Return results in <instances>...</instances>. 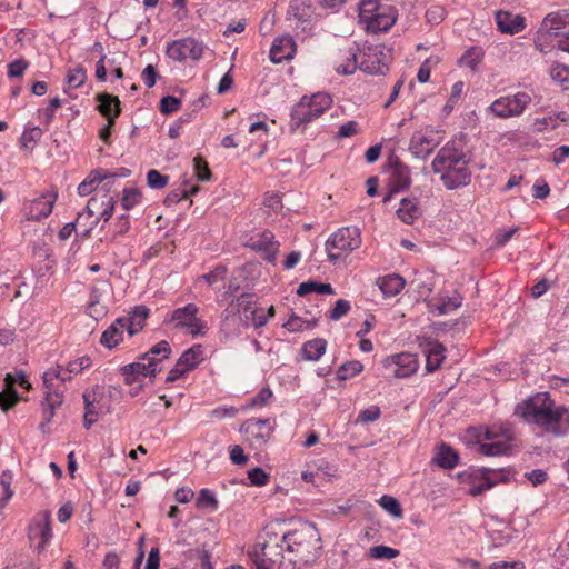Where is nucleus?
<instances>
[{
  "instance_id": "1",
  "label": "nucleus",
  "mask_w": 569,
  "mask_h": 569,
  "mask_svg": "<svg viewBox=\"0 0 569 569\" xmlns=\"http://www.w3.org/2000/svg\"><path fill=\"white\" fill-rule=\"evenodd\" d=\"M320 549L321 539L315 525L299 522L289 531L277 530L276 526L266 527L248 556L256 569H272L284 553L293 565H307L317 558Z\"/></svg>"
},
{
  "instance_id": "2",
  "label": "nucleus",
  "mask_w": 569,
  "mask_h": 569,
  "mask_svg": "<svg viewBox=\"0 0 569 569\" xmlns=\"http://www.w3.org/2000/svg\"><path fill=\"white\" fill-rule=\"evenodd\" d=\"M515 413L555 437L569 433V409L557 405L549 392H537L518 403Z\"/></svg>"
},
{
  "instance_id": "3",
  "label": "nucleus",
  "mask_w": 569,
  "mask_h": 569,
  "mask_svg": "<svg viewBox=\"0 0 569 569\" xmlns=\"http://www.w3.org/2000/svg\"><path fill=\"white\" fill-rule=\"evenodd\" d=\"M469 160L460 140L448 141L436 154L431 162L432 171L440 176L443 186L455 190L469 184L471 171Z\"/></svg>"
},
{
  "instance_id": "4",
  "label": "nucleus",
  "mask_w": 569,
  "mask_h": 569,
  "mask_svg": "<svg viewBox=\"0 0 569 569\" xmlns=\"http://www.w3.org/2000/svg\"><path fill=\"white\" fill-rule=\"evenodd\" d=\"M358 21L367 32H385L396 23L397 10L378 0H362L358 4Z\"/></svg>"
},
{
  "instance_id": "5",
  "label": "nucleus",
  "mask_w": 569,
  "mask_h": 569,
  "mask_svg": "<svg viewBox=\"0 0 569 569\" xmlns=\"http://www.w3.org/2000/svg\"><path fill=\"white\" fill-rule=\"evenodd\" d=\"M479 451L487 457L507 455L513 440L512 430L507 423H493L477 430Z\"/></svg>"
},
{
  "instance_id": "6",
  "label": "nucleus",
  "mask_w": 569,
  "mask_h": 569,
  "mask_svg": "<svg viewBox=\"0 0 569 569\" xmlns=\"http://www.w3.org/2000/svg\"><path fill=\"white\" fill-rule=\"evenodd\" d=\"M119 393L120 391L117 388L110 386H94L90 391L83 392V426L86 429H90L100 416L111 412L112 399Z\"/></svg>"
},
{
  "instance_id": "7",
  "label": "nucleus",
  "mask_w": 569,
  "mask_h": 569,
  "mask_svg": "<svg viewBox=\"0 0 569 569\" xmlns=\"http://www.w3.org/2000/svg\"><path fill=\"white\" fill-rule=\"evenodd\" d=\"M171 353V347L168 341L162 340L156 343L148 352H146L141 359L137 362L130 363L123 367V373L129 372L138 377H153L160 371V362L163 359L169 358Z\"/></svg>"
},
{
  "instance_id": "8",
  "label": "nucleus",
  "mask_w": 569,
  "mask_h": 569,
  "mask_svg": "<svg viewBox=\"0 0 569 569\" xmlns=\"http://www.w3.org/2000/svg\"><path fill=\"white\" fill-rule=\"evenodd\" d=\"M240 313H243L246 322L250 323L254 328H261L268 321V316H266L264 310L258 308L252 299V296L248 293H243L236 300L231 301V303L224 310L223 321L227 322L229 320H240Z\"/></svg>"
},
{
  "instance_id": "9",
  "label": "nucleus",
  "mask_w": 569,
  "mask_h": 569,
  "mask_svg": "<svg viewBox=\"0 0 569 569\" xmlns=\"http://www.w3.org/2000/svg\"><path fill=\"white\" fill-rule=\"evenodd\" d=\"M331 103V97L325 92H317L310 98L303 97L291 111V123L295 127L308 123L319 118Z\"/></svg>"
},
{
  "instance_id": "10",
  "label": "nucleus",
  "mask_w": 569,
  "mask_h": 569,
  "mask_svg": "<svg viewBox=\"0 0 569 569\" xmlns=\"http://www.w3.org/2000/svg\"><path fill=\"white\" fill-rule=\"evenodd\" d=\"M199 307L196 303H188L171 312L169 323L173 328L182 330L192 337H202L208 331L207 322L199 315Z\"/></svg>"
},
{
  "instance_id": "11",
  "label": "nucleus",
  "mask_w": 569,
  "mask_h": 569,
  "mask_svg": "<svg viewBox=\"0 0 569 569\" xmlns=\"http://www.w3.org/2000/svg\"><path fill=\"white\" fill-rule=\"evenodd\" d=\"M206 49L203 42L192 37H186L170 41L166 47V56L176 62L199 61Z\"/></svg>"
},
{
  "instance_id": "12",
  "label": "nucleus",
  "mask_w": 569,
  "mask_h": 569,
  "mask_svg": "<svg viewBox=\"0 0 569 569\" xmlns=\"http://www.w3.org/2000/svg\"><path fill=\"white\" fill-rule=\"evenodd\" d=\"M531 96L523 91H518L512 96H503L495 100L488 108L497 118L519 117L531 102Z\"/></svg>"
},
{
  "instance_id": "13",
  "label": "nucleus",
  "mask_w": 569,
  "mask_h": 569,
  "mask_svg": "<svg viewBox=\"0 0 569 569\" xmlns=\"http://www.w3.org/2000/svg\"><path fill=\"white\" fill-rule=\"evenodd\" d=\"M443 136L432 128L416 130L409 142L410 153L420 159H426L441 143Z\"/></svg>"
},
{
  "instance_id": "14",
  "label": "nucleus",
  "mask_w": 569,
  "mask_h": 569,
  "mask_svg": "<svg viewBox=\"0 0 569 569\" xmlns=\"http://www.w3.org/2000/svg\"><path fill=\"white\" fill-rule=\"evenodd\" d=\"M287 20L297 32L310 34L313 26V10L311 0H291Z\"/></svg>"
},
{
  "instance_id": "15",
  "label": "nucleus",
  "mask_w": 569,
  "mask_h": 569,
  "mask_svg": "<svg viewBox=\"0 0 569 569\" xmlns=\"http://www.w3.org/2000/svg\"><path fill=\"white\" fill-rule=\"evenodd\" d=\"M29 539L38 552H42L52 539L51 513L48 510L34 515L29 525Z\"/></svg>"
},
{
  "instance_id": "16",
  "label": "nucleus",
  "mask_w": 569,
  "mask_h": 569,
  "mask_svg": "<svg viewBox=\"0 0 569 569\" xmlns=\"http://www.w3.org/2000/svg\"><path fill=\"white\" fill-rule=\"evenodd\" d=\"M383 367L393 378H408L417 372L419 361L416 355L410 352H400L388 356L383 360Z\"/></svg>"
},
{
  "instance_id": "17",
  "label": "nucleus",
  "mask_w": 569,
  "mask_h": 569,
  "mask_svg": "<svg viewBox=\"0 0 569 569\" xmlns=\"http://www.w3.org/2000/svg\"><path fill=\"white\" fill-rule=\"evenodd\" d=\"M389 54L382 44L369 46L363 52L360 69L368 74H386L389 70Z\"/></svg>"
},
{
  "instance_id": "18",
  "label": "nucleus",
  "mask_w": 569,
  "mask_h": 569,
  "mask_svg": "<svg viewBox=\"0 0 569 569\" xmlns=\"http://www.w3.org/2000/svg\"><path fill=\"white\" fill-rule=\"evenodd\" d=\"M461 483L468 486L471 496H478L491 489L496 480L491 478L489 469H469L458 475Z\"/></svg>"
},
{
  "instance_id": "19",
  "label": "nucleus",
  "mask_w": 569,
  "mask_h": 569,
  "mask_svg": "<svg viewBox=\"0 0 569 569\" xmlns=\"http://www.w3.org/2000/svg\"><path fill=\"white\" fill-rule=\"evenodd\" d=\"M535 47L545 54L556 49L569 53V31L565 32L563 37H559L540 27L535 37Z\"/></svg>"
},
{
  "instance_id": "20",
  "label": "nucleus",
  "mask_w": 569,
  "mask_h": 569,
  "mask_svg": "<svg viewBox=\"0 0 569 569\" xmlns=\"http://www.w3.org/2000/svg\"><path fill=\"white\" fill-rule=\"evenodd\" d=\"M248 246L270 263H276L280 243L274 240L271 231L264 230L252 237Z\"/></svg>"
},
{
  "instance_id": "21",
  "label": "nucleus",
  "mask_w": 569,
  "mask_h": 569,
  "mask_svg": "<svg viewBox=\"0 0 569 569\" xmlns=\"http://www.w3.org/2000/svg\"><path fill=\"white\" fill-rule=\"evenodd\" d=\"M352 240V232L349 227L339 229L327 240L326 249L328 258L331 261H337L343 257L345 253L350 252Z\"/></svg>"
},
{
  "instance_id": "22",
  "label": "nucleus",
  "mask_w": 569,
  "mask_h": 569,
  "mask_svg": "<svg viewBox=\"0 0 569 569\" xmlns=\"http://www.w3.org/2000/svg\"><path fill=\"white\" fill-rule=\"evenodd\" d=\"M56 199V194L46 193L30 201L24 208L28 220L40 221L47 218L52 212Z\"/></svg>"
},
{
  "instance_id": "23",
  "label": "nucleus",
  "mask_w": 569,
  "mask_h": 569,
  "mask_svg": "<svg viewBox=\"0 0 569 569\" xmlns=\"http://www.w3.org/2000/svg\"><path fill=\"white\" fill-rule=\"evenodd\" d=\"M110 196L104 193L103 196L91 197L87 203V207L82 212L78 214L77 223H81L83 218H88L89 221L86 223V233L90 232L93 227L100 221V213L104 204L108 202Z\"/></svg>"
},
{
  "instance_id": "24",
  "label": "nucleus",
  "mask_w": 569,
  "mask_h": 569,
  "mask_svg": "<svg viewBox=\"0 0 569 569\" xmlns=\"http://www.w3.org/2000/svg\"><path fill=\"white\" fill-rule=\"evenodd\" d=\"M420 347L426 356V370L433 372L438 370L446 359V348L438 340L425 339Z\"/></svg>"
},
{
  "instance_id": "25",
  "label": "nucleus",
  "mask_w": 569,
  "mask_h": 569,
  "mask_svg": "<svg viewBox=\"0 0 569 569\" xmlns=\"http://www.w3.org/2000/svg\"><path fill=\"white\" fill-rule=\"evenodd\" d=\"M498 30L507 34H516L525 30L526 19L521 14L498 10L495 14Z\"/></svg>"
},
{
  "instance_id": "26",
  "label": "nucleus",
  "mask_w": 569,
  "mask_h": 569,
  "mask_svg": "<svg viewBox=\"0 0 569 569\" xmlns=\"http://www.w3.org/2000/svg\"><path fill=\"white\" fill-rule=\"evenodd\" d=\"M411 183V173L408 166L395 162L388 171V186L391 192H400Z\"/></svg>"
},
{
  "instance_id": "27",
  "label": "nucleus",
  "mask_w": 569,
  "mask_h": 569,
  "mask_svg": "<svg viewBox=\"0 0 569 569\" xmlns=\"http://www.w3.org/2000/svg\"><path fill=\"white\" fill-rule=\"evenodd\" d=\"M296 52V43L289 36H281L273 40L270 49V60L280 63L293 58Z\"/></svg>"
},
{
  "instance_id": "28",
  "label": "nucleus",
  "mask_w": 569,
  "mask_h": 569,
  "mask_svg": "<svg viewBox=\"0 0 569 569\" xmlns=\"http://www.w3.org/2000/svg\"><path fill=\"white\" fill-rule=\"evenodd\" d=\"M540 27L553 34L563 37V33L569 31V10H558L547 14Z\"/></svg>"
},
{
  "instance_id": "29",
  "label": "nucleus",
  "mask_w": 569,
  "mask_h": 569,
  "mask_svg": "<svg viewBox=\"0 0 569 569\" xmlns=\"http://www.w3.org/2000/svg\"><path fill=\"white\" fill-rule=\"evenodd\" d=\"M241 430L251 435L252 437L260 439L261 441H266L269 439L273 431V425L270 419H258L251 418L247 419L242 426Z\"/></svg>"
},
{
  "instance_id": "30",
  "label": "nucleus",
  "mask_w": 569,
  "mask_h": 569,
  "mask_svg": "<svg viewBox=\"0 0 569 569\" xmlns=\"http://www.w3.org/2000/svg\"><path fill=\"white\" fill-rule=\"evenodd\" d=\"M127 319H116L101 335L100 343L108 349L114 348L121 340L128 326Z\"/></svg>"
},
{
  "instance_id": "31",
  "label": "nucleus",
  "mask_w": 569,
  "mask_h": 569,
  "mask_svg": "<svg viewBox=\"0 0 569 569\" xmlns=\"http://www.w3.org/2000/svg\"><path fill=\"white\" fill-rule=\"evenodd\" d=\"M567 121V114L562 111H553L543 117H537L531 123V130L537 133L556 129L561 122Z\"/></svg>"
},
{
  "instance_id": "32",
  "label": "nucleus",
  "mask_w": 569,
  "mask_h": 569,
  "mask_svg": "<svg viewBox=\"0 0 569 569\" xmlns=\"http://www.w3.org/2000/svg\"><path fill=\"white\" fill-rule=\"evenodd\" d=\"M458 452L446 443L439 445L432 457V463L442 469H452L458 465Z\"/></svg>"
},
{
  "instance_id": "33",
  "label": "nucleus",
  "mask_w": 569,
  "mask_h": 569,
  "mask_svg": "<svg viewBox=\"0 0 569 569\" xmlns=\"http://www.w3.org/2000/svg\"><path fill=\"white\" fill-rule=\"evenodd\" d=\"M377 284L385 297H395L405 288L406 280L397 273H390L378 278Z\"/></svg>"
},
{
  "instance_id": "34",
  "label": "nucleus",
  "mask_w": 569,
  "mask_h": 569,
  "mask_svg": "<svg viewBox=\"0 0 569 569\" xmlns=\"http://www.w3.org/2000/svg\"><path fill=\"white\" fill-rule=\"evenodd\" d=\"M99 111L107 118L110 124H114L116 118L120 114V100L116 96L103 93L99 96Z\"/></svg>"
},
{
  "instance_id": "35",
  "label": "nucleus",
  "mask_w": 569,
  "mask_h": 569,
  "mask_svg": "<svg viewBox=\"0 0 569 569\" xmlns=\"http://www.w3.org/2000/svg\"><path fill=\"white\" fill-rule=\"evenodd\" d=\"M110 171L107 169L92 170L88 177L78 186V193L82 197L90 194L97 186L108 180Z\"/></svg>"
},
{
  "instance_id": "36",
  "label": "nucleus",
  "mask_w": 569,
  "mask_h": 569,
  "mask_svg": "<svg viewBox=\"0 0 569 569\" xmlns=\"http://www.w3.org/2000/svg\"><path fill=\"white\" fill-rule=\"evenodd\" d=\"M201 345H194L187 349L177 360L188 372L193 370L203 360Z\"/></svg>"
},
{
  "instance_id": "37",
  "label": "nucleus",
  "mask_w": 569,
  "mask_h": 569,
  "mask_svg": "<svg viewBox=\"0 0 569 569\" xmlns=\"http://www.w3.org/2000/svg\"><path fill=\"white\" fill-rule=\"evenodd\" d=\"M398 218L407 223L411 224L419 217L420 210L415 199H402L400 207L397 210Z\"/></svg>"
},
{
  "instance_id": "38",
  "label": "nucleus",
  "mask_w": 569,
  "mask_h": 569,
  "mask_svg": "<svg viewBox=\"0 0 569 569\" xmlns=\"http://www.w3.org/2000/svg\"><path fill=\"white\" fill-rule=\"evenodd\" d=\"M56 380H59L62 383L70 381L66 368L60 365L48 368L42 375L44 389L51 390L54 388Z\"/></svg>"
},
{
  "instance_id": "39",
  "label": "nucleus",
  "mask_w": 569,
  "mask_h": 569,
  "mask_svg": "<svg viewBox=\"0 0 569 569\" xmlns=\"http://www.w3.org/2000/svg\"><path fill=\"white\" fill-rule=\"evenodd\" d=\"M335 69L340 74H352L356 71V51L352 48L340 50V61H336Z\"/></svg>"
},
{
  "instance_id": "40",
  "label": "nucleus",
  "mask_w": 569,
  "mask_h": 569,
  "mask_svg": "<svg viewBox=\"0 0 569 569\" xmlns=\"http://www.w3.org/2000/svg\"><path fill=\"white\" fill-rule=\"evenodd\" d=\"M317 292L320 295H333L335 290L330 283H320L317 281H306L299 284L297 295L300 297Z\"/></svg>"
},
{
  "instance_id": "41",
  "label": "nucleus",
  "mask_w": 569,
  "mask_h": 569,
  "mask_svg": "<svg viewBox=\"0 0 569 569\" xmlns=\"http://www.w3.org/2000/svg\"><path fill=\"white\" fill-rule=\"evenodd\" d=\"M327 342L323 339H313L302 346V352L306 359L317 361L326 351Z\"/></svg>"
},
{
  "instance_id": "42",
  "label": "nucleus",
  "mask_w": 569,
  "mask_h": 569,
  "mask_svg": "<svg viewBox=\"0 0 569 569\" xmlns=\"http://www.w3.org/2000/svg\"><path fill=\"white\" fill-rule=\"evenodd\" d=\"M399 555L400 551L398 549L379 545L369 548V550L365 553V557L375 560H391L397 558Z\"/></svg>"
},
{
  "instance_id": "43",
  "label": "nucleus",
  "mask_w": 569,
  "mask_h": 569,
  "mask_svg": "<svg viewBox=\"0 0 569 569\" xmlns=\"http://www.w3.org/2000/svg\"><path fill=\"white\" fill-rule=\"evenodd\" d=\"M91 366V358L89 356H81L68 361L64 368L69 375V380L71 381L76 376L81 375L86 369H89Z\"/></svg>"
},
{
  "instance_id": "44",
  "label": "nucleus",
  "mask_w": 569,
  "mask_h": 569,
  "mask_svg": "<svg viewBox=\"0 0 569 569\" xmlns=\"http://www.w3.org/2000/svg\"><path fill=\"white\" fill-rule=\"evenodd\" d=\"M462 305V298L460 295L455 293L452 297L440 296L438 303L433 307L438 310L439 315L449 313Z\"/></svg>"
},
{
  "instance_id": "45",
  "label": "nucleus",
  "mask_w": 569,
  "mask_h": 569,
  "mask_svg": "<svg viewBox=\"0 0 569 569\" xmlns=\"http://www.w3.org/2000/svg\"><path fill=\"white\" fill-rule=\"evenodd\" d=\"M42 137V130L37 127L26 128L20 138V147L26 150H32Z\"/></svg>"
},
{
  "instance_id": "46",
  "label": "nucleus",
  "mask_w": 569,
  "mask_h": 569,
  "mask_svg": "<svg viewBox=\"0 0 569 569\" xmlns=\"http://www.w3.org/2000/svg\"><path fill=\"white\" fill-rule=\"evenodd\" d=\"M550 77L552 81L560 84L563 89L569 90V67L562 63H553L550 68Z\"/></svg>"
},
{
  "instance_id": "47",
  "label": "nucleus",
  "mask_w": 569,
  "mask_h": 569,
  "mask_svg": "<svg viewBox=\"0 0 569 569\" xmlns=\"http://www.w3.org/2000/svg\"><path fill=\"white\" fill-rule=\"evenodd\" d=\"M142 202V193L137 188H126L122 192L121 207L129 211Z\"/></svg>"
},
{
  "instance_id": "48",
  "label": "nucleus",
  "mask_w": 569,
  "mask_h": 569,
  "mask_svg": "<svg viewBox=\"0 0 569 569\" xmlns=\"http://www.w3.org/2000/svg\"><path fill=\"white\" fill-rule=\"evenodd\" d=\"M379 503L393 518L402 517V508L396 498L385 495L380 498Z\"/></svg>"
},
{
  "instance_id": "49",
  "label": "nucleus",
  "mask_w": 569,
  "mask_h": 569,
  "mask_svg": "<svg viewBox=\"0 0 569 569\" xmlns=\"http://www.w3.org/2000/svg\"><path fill=\"white\" fill-rule=\"evenodd\" d=\"M482 49L478 47H472L469 50H467L465 54L461 57V64L471 69H476L477 66L482 61Z\"/></svg>"
},
{
  "instance_id": "50",
  "label": "nucleus",
  "mask_w": 569,
  "mask_h": 569,
  "mask_svg": "<svg viewBox=\"0 0 569 569\" xmlns=\"http://www.w3.org/2000/svg\"><path fill=\"white\" fill-rule=\"evenodd\" d=\"M87 80V72L84 68L77 67L70 69L67 73V86L70 89L80 88Z\"/></svg>"
},
{
  "instance_id": "51",
  "label": "nucleus",
  "mask_w": 569,
  "mask_h": 569,
  "mask_svg": "<svg viewBox=\"0 0 569 569\" xmlns=\"http://www.w3.org/2000/svg\"><path fill=\"white\" fill-rule=\"evenodd\" d=\"M227 276V268L222 264L216 266L208 273H204L198 278V280H203L209 286H214L216 283L223 281Z\"/></svg>"
},
{
  "instance_id": "52",
  "label": "nucleus",
  "mask_w": 569,
  "mask_h": 569,
  "mask_svg": "<svg viewBox=\"0 0 569 569\" xmlns=\"http://www.w3.org/2000/svg\"><path fill=\"white\" fill-rule=\"evenodd\" d=\"M168 182V176L162 174L156 169H151L147 173V183L152 189H163Z\"/></svg>"
},
{
  "instance_id": "53",
  "label": "nucleus",
  "mask_w": 569,
  "mask_h": 569,
  "mask_svg": "<svg viewBox=\"0 0 569 569\" xmlns=\"http://www.w3.org/2000/svg\"><path fill=\"white\" fill-rule=\"evenodd\" d=\"M61 107L60 98L56 97L49 101V106L42 110H39V116L44 124H50L54 119V113L58 108Z\"/></svg>"
},
{
  "instance_id": "54",
  "label": "nucleus",
  "mask_w": 569,
  "mask_h": 569,
  "mask_svg": "<svg viewBox=\"0 0 569 569\" xmlns=\"http://www.w3.org/2000/svg\"><path fill=\"white\" fill-rule=\"evenodd\" d=\"M193 170L194 174L197 176L198 180L200 181H209L211 178V171L208 167L207 161L198 156L193 159Z\"/></svg>"
},
{
  "instance_id": "55",
  "label": "nucleus",
  "mask_w": 569,
  "mask_h": 569,
  "mask_svg": "<svg viewBox=\"0 0 569 569\" xmlns=\"http://www.w3.org/2000/svg\"><path fill=\"white\" fill-rule=\"evenodd\" d=\"M272 398V391L269 387L262 388L246 406L247 409L249 408H262L264 407L270 399Z\"/></svg>"
},
{
  "instance_id": "56",
  "label": "nucleus",
  "mask_w": 569,
  "mask_h": 569,
  "mask_svg": "<svg viewBox=\"0 0 569 569\" xmlns=\"http://www.w3.org/2000/svg\"><path fill=\"white\" fill-rule=\"evenodd\" d=\"M351 310V303L348 300H337L335 307L329 311V318L331 320H339L345 317Z\"/></svg>"
},
{
  "instance_id": "57",
  "label": "nucleus",
  "mask_w": 569,
  "mask_h": 569,
  "mask_svg": "<svg viewBox=\"0 0 569 569\" xmlns=\"http://www.w3.org/2000/svg\"><path fill=\"white\" fill-rule=\"evenodd\" d=\"M199 190L198 187H191L190 189L182 188L174 191H171L168 196L166 201L170 204L178 203L183 199H187L190 194L197 193Z\"/></svg>"
},
{
  "instance_id": "58",
  "label": "nucleus",
  "mask_w": 569,
  "mask_h": 569,
  "mask_svg": "<svg viewBox=\"0 0 569 569\" xmlns=\"http://www.w3.org/2000/svg\"><path fill=\"white\" fill-rule=\"evenodd\" d=\"M283 327L290 332H300L306 328H310L311 325L309 321H305L300 317L292 313L290 318L283 323Z\"/></svg>"
},
{
  "instance_id": "59",
  "label": "nucleus",
  "mask_w": 569,
  "mask_h": 569,
  "mask_svg": "<svg viewBox=\"0 0 569 569\" xmlns=\"http://www.w3.org/2000/svg\"><path fill=\"white\" fill-rule=\"evenodd\" d=\"M180 107H181L180 99L172 97V96L163 97L160 101V111L164 114L176 112L180 109Z\"/></svg>"
},
{
  "instance_id": "60",
  "label": "nucleus",
  "mask_w": 569,
  "mask_h": 569,
  "mask_svg": "<svg viewBox=\"0 0 569 569\" xmlns=\"http://www.w3.org/2000/svg\"><path fill=\"white\" fill-rule=\"evenodd\" d=\"M218 505V501L216 499V496L213 492L209 489H202L199 492V496L197 498V506L198 507H210L212 509H216Z\"/></svg>"
},
{
  "instance_id": "61",
  "label": "nucleus",
  "mask_w": 569,
  "mask_h": 569,
  "mask_svg": "<svg viewBox=\"0 0 569 569\" xmlns=\"http://www.w3.org/2000/svg\"><path fill=\"white\" fill-rule=\"evenodd\" d=\"M63 402V393L57 391L54 388L51 390L46 389V396L43 400V405L51 408H59Z\"/></svg>"
},
{
  "instance_id": "62",
  "label": "nucleus",
  "mask_w": 569,
  "mask_h": 569,
  "mask_svg": "<svg viewBox=\"0 0 569 569\" xmlns=\"http://www.w3.org/2000/svg\"><path fill=\"white\" fill-rule=\"evenodd\" d=\"M248 478L253 486H264L269 480V475L262 468H253L248 471Z\"/></svg>"
},
{
  "instance_id": "63",
  "label": "nucleus",
  "mask_w": 569,
  "mask_h": 569,
  "mask_svg": "<svg viewBox=\"0 0 569 569\" xmlns=\"http://www.w3.org/2000/svg\"><path fill=\"white\" fill-rule=\"evenodd\" d=\"M315 468L317 469V472H319V481L320 483L325 481H329L332 477H335L336 470L333 467H331L328 462L325 460H320L319 462L315 463Z\"/></svg>"
},
{
  "instance_id": "64",
  "label": "nucleus",
  "mask_w": 569,
  "mask_h": 569,
  "mask_svg": "<svg viewBox=\"0 0 569 569\" xmlns=\"http://www.w3.org/2000/svg\"><path fill=\"white\" fill-rule=\"evenodd\" d=\"M446 16V10L441 6H432L426 11V19L431 24H439Z\"/></svg>"
}]
</instances>
